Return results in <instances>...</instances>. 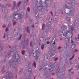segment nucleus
<instances>
[{
  "label": "nucleus",
  "mask_w": 79,
  "mask_h": 79,
  "mask_svg": "<svg viewBox=\"0 0 79 79\" xmlns=\"http://www.w3.org/2000/svg\"><path fill=\"white\" fill-rule=\"evenodd\" d=\"M13 5L14 6L13 8H17V10L16 11V13H17V12H19V10H18V7L20 6V2H19L17 3V6L16 5V2H14L13 3Z\"/></svg>",
  "instance_id": "3"
},
{
  "label": "nucleus",
  "mask_w": 79,
  "mask_h": 79,
  "mask_svg": "<svg viewBox=\"0 0 79 79\" xmlns=\"http://www.w3.org/2000/svg\"><path fill=\"white\" fill-rule=\"evenodd\" d=\"M27 32L29 33L30 32V30L29 29V27H27Z\"/></svg>",
  "instance_id": "19"
},
{
  "label": "nucleus",
  "mask_w": 79,
  "mask_h": 79,
  "mask_svg": "<svg viewBox=\"0 0 79 79\" xmlns=\"http://www.w3.org/2000/svg\"><path fill=\"white\" fill-rule=\"evenodd\" d=\"M21 53L22 55H24V53H25V51L24 50L22 51Z\"/></svg>",
  "instance_id": "23"
},
{
  "label": "nucleus",
  "mask_w": 79,
  "mask_h": 79,
  "mask_svg": "<svg viewBox=\"0 0 79 79\" xmlns=\"http://www.w3.org/2000/svg\"><path fill=\"white\" fill-rule=\"evenodd\" d=\"M71 43H72V44H73V40H71Z\"/></svg>",
  "instance_id": "43"
},
{
  "label": "nucleus",
  "mask_w": 79,
  "mask_h": 79,
  "mask_svg": "<svg viewBox=\"0 0 79 79\" xmlns=\"http://www.w3.org/2000/svg\"><path fill=\"white\" fill-rule=\"evenodd\" d=\"M50 32L51 33H52V32H54V29H53V28H51L50 30Z\"/></svg>",
  "instance_id": "20"
},
{
  "label": "nucleus",
  "mask_w": 79,
  "mask_h": 79,
  "mask_svg": "<svg viewBox=\"0 0 79 79\" xmlns=\"http://www.w3.org/2000/svg\"><path fill=\"white\" fill-rule=\"evenodd\" d=\"M74 32H76V30H74Z\"/></svg>",
  "instance_id": "54"
},
{
  "label": "nucleus",
  "mask_w": 79,
  "mask_h": 79,
  "mask_svg": "<svg viewBox=\"0 0 79 79\" xmlns=\"http://www.w3.org/2000/svg\"><path fill=\"white\" fill-rule=\"evenodd\" d=\"M64 12L66 14H67V15H73V16L74 15V9H73L72 10H70V11L68 13H67L66 12V10H64Z\"/></svg>",
  "instance_id": "4"
},
{
  "label": "nucleus",
  "mask_w": 79,
  "mask_h": 79,
  "mask_svg": "<svg viewBox=\"0 0 79 79\" xmlns=\"http://www.w3.org/2000/svg\"><path fill=\"white\" fill-rule=\"evenodd\" d=\"M44 74H45L46 75H47L48 74V72H46Z\"/></svg>",
  "instance_id": "39"
},
{
  "label": "nucleus",
  "mask_w": 79,
  "mask_h": 79,
  "mask_svg": "<svg viewBox=\"0 0 79 79\" xmlns=\"http://www.w3.org/2000/svg\"><path fill=\"white\" fill-rule=\"evenodd\" d=\"M6 27V25H5V24H3L2 26V27Z\"/></svg>",
  "instance_id": "37"
},
{
  "label": "nucleus",
  "mask_w": 79,
  "mask_h": 79,
  "mask_svg": "<svg viewBox=\"0 0 79 79\" xmlns=\"http://www.w3.org/2000/svg\"><path fill=\"white\" fill-rule=\"evenodd\" d=\"M33 65L34 66V68H36V63H35V61H34Z\"/></svg>",
  "instance_id": "16"
},
{
  "label": "nucleus",
  "mask_w": 79,
  "mask_h": 79,
  "mask_svg": "<svg viewBox=\"0 0 79 79\" xmlns=\"http://www.w3.org/2000/svg\"><path fill=\"white\" fill-rule=\"evenodd\" d=\"M64 40H65V42H69V40L68 38V37L66 36H65Z\"/></svg>",
  "instance_id": "13"
},
{
  "label": "nucleus",
  "mask_w": 79,
  "mask_h": 79,
  "mask_svg": "<svg viewBox=\"0 0 79 79\" xmlns=\"http://www.w3.org/2000/svg\"><path fill=\"white\" fill-rule=\"evenodd\" d=\"M1 44H0V52H1V51H2V49H3V48H1Z\"/></svg>",
  "instance_id": "31"
},
{
  "label": "nucleus",
  "mask_w": 79,
  "mask_h": 79,
  "mask_svg": "<svg viewBox=\"0 0 79 79\" xmlns=\"http://www.w3.org/2000/svg\"><path fill=\"white\" fill-rule=\"evenodd\" d=\"M51 13L52 14V15L53 16V14H52V11L51 12Z\"/></svg>",
  "instance_id": "55"
},
{
  "label": "nucleus",
  "mask_w": 79,
  "mask_h": 79,
  "mask_svg": "<svg viewBox=\"0 0 79 79\" xmlns=\"http://www.w3.org/2000/svg\"><path fill=\"white\" fill-rule=\"evenodd\" d=\"M32 51H31L30 52H29L28 51V53H29V54H30V53H32Z\"/></svg>",
  "instance_id": "44"
},
{
  "label": "nucleus",
  "mask_w": 79,
  "mask_h": 79,
  "mask_svg": "<svg viewBox=\"0 0 79 79\" xmlns=\"http://www.w3.org/2000/svg\"><path fill=\"white\" fill-rule=\"evenodd\" d=\"M10 56V54H9L6 56V58H9Z\"/></svg>",
  "instance_id": "22"
},
{
  "label": "nucleus",
  "mask_w": 79,
  "mask_h": 79,
  "mask_svg": "<svg viewBox=\"0 0 79 79\" xmlns=\"http://www.w3.org/2000/svg\"><path fill=\"white\" fill-rule=\"evenodd\" d=\"M58 57L55 58L54 59V61H56L57 60V59H58Z\"/></svg>",
  "instance_id": "33"
},
{
  "label": "nucleus",
  "mask_w": 79,
  "mask_h": 79,
  "mask_svg": "<svg viewBox=\"0 0 79 79\" xmlns=\"http://www.w3.org/2000/svg\"><path fill=\"white\" fill-rule=\"evenodd\" d=\"M77 49H75L74 50V52H77Z\"/></svg>",
  "instance_id": "36"
},
{
  "label": "nucleus",
  "mask_w": 79,
  "mask_h": 79,
  "mask_svg": "<svg viewBox=\"0 0 79 79\" xmlns=\"http://www.w3.org/2000/svg\"><path fill=\"white\" fill-rule=\"evenodd\" d=\"M9 47L10 48H11V46H9Z\"/></svg>",
  "instance_id": "60"
},
{
  "label": "nucleus",
  "mask_w": 79,
  "mask_h": 79,
  "mask_svg": "<svg viewBox=\"0 0 79 79\" xmlns=\"http://www.w3.org/2000/svg\"><path fill=\"white\" fill-rule=\"evenodd\" d=\"M32 27H34V25H32Z\"/></svg>",
  "instance_id": "50"
},
{
  "label": "nucleus",
  "mask_w": 79,
  "mask_h": 79,
  "mask_svg": "<svg viewBox=\"0 0 79 79\" xmlns=\"http://www.w3.org/2000/svg\"><path fill=\"white\" fill-rule=\"evenodd\" d=\"M74 57V54L73 55L72 57L69 59V60H72V59H73Z\"/></svg>",
  "instance_id": "27"
},
{
  "label": "nucleus",
  "mask_w": 79,
  "mask_h": 79,
  "mask_svg": "<svg viewBox=\"0 0 79 79\" xmlns=\"http://www.w3.org/2000/svg\"><path fill=\"white\" fill-rule=\"evenodd\" d=\"M71 71H72V69L69 70V73H70V72H71Z\"/></svg>",
  "instance_id": "34"
},
{
  "label": "nucleus",
  "mask_w": 79,
  "mask_h": 79,
  "mask_svg": "<svg viewBox=\"0 0 79 79\" xmlns=\"http://www.w3.org/2000/svg\"><path fill=\"white\" fill-rule=\"evenodd\" d=\"M49 53L50 55V56H53V55H54V54H53V50L52 49H51L49 51Z\"/></svg>",
  "instance_id": "11"
},
{
  "label": "nucleus",
  "mask_w": 79,
  "mask_h": 79,
  "mask_svg": "<svg viewBox=\"0 0 79 79\" xmlns=\"http://www.w3.org/2000/svg\"><path fill=\"white\" fill-rule=\"evenodd\" d=\"M60 48H61V47L59 46L58 47V49H60Z\"/></svg>",
  "instance_id": "41"
},
{
  "label": "nucleus",
  "mask_w": 79,
  "mask_h": 79,
  "mask_svg": "<svg viewBox=\"0 0 79 79\" xmlns=\"http://www.w3.org/2000/svg\"><path fill=\"white\" fill-rule=\"evenodd\" d=\"M44 44H42L41 45V48L42 50H44Z\"/></svg>",
  "instance_id": "17"
},
{
  "label": "nucleus",
  "mask_w": 79,
  "mask_h": 79,
  "mask_svg": "<svg viewBox=\"0 0 79 79\" xmlns=\"http://www.w3.org/2000/svg\"><path fill=\"white\" fill-rule=\"evenodd\" d=\"M24 5H27V2H25L24 3Z\"/></svg>",
  "instance_id": "45"
},
{
  "label": "nucleus",
  "mask_w": 79,
  "mask_h": 79,
  "mask_svg": "<svg viewBox=\"0 0 79 79\" xmlns=\"http://www.w3.org/2000/svg\"><path fill=\"white\" fill-rule=\"evenodd\" d=\"M52 18H50L48 19L49 22L47 23L46 25V26L48 27V29L46 30L47 32H48V31H49V30H50V27L51 26V22H50L52 21Z\"/></svg>",
  "instance_id": "2"
},
{
  "label": "nucleus",
  "mask_w": 79,
  "mask_h": 79,
  "mask_svg": "<svg viewBox=\"0 0 79 79\" xmlns=\"http://www.w3.org/2000/svg\"><path fill=\"white\" fill-rule=\"evenodd\" d=\"M69 29H71V30L72 31H73V30H74V27H73V26H71L70 25H68V26Z\"/></svg>",
  "instance_id": "15"
},
{
  "label": "nucleus",
  "mask_w": 79,
  "mask_h": 79,
  "mask_svg": "<svg viewBox=\"0 0 79 79\" xmlns=\"http://www.w3.org/2000/svg\"><path fill=\"white\" fill-rule=\"evenodd\" d=\"M67 75H68V76H70V75H69V74H68Z\"/></svg>",
  "instance_id": "63"
},
{
  "label": "nucleus",
  "mask_w": 79,
  "mask_h": 79,
  "mask_svg": "<svg viewBox=\"0 0 79 79\" xmlns=\"http://www.w3.org/2000/svg\"><path fill=\"white\" fill-rule=\"evenodd\" d=\"M70 65L71 66H73V65H74V64H73V63H70Z\"/></svg>",
  "instance_id": "38"
},
{
  "label": "nucleus",
  "mask_w": 79,
  "mask_h": 79,
  "mask_svg": "<svg viewBox=\"0 0 79 79\" xmlns=\"http://www.w3.org/2000/svg\"><path fill=\"white\" fill-rule=\"evenodd\" d=\"M27 10L28 12H29V11H30V7H28Z\"/></svg>",
  "instance_id": "28"
},
{
  "label": "nucleus",
  "mask_w": 79,
  "mask_h": 79,
  "mask_svg": "<svg viewBox=\"0 0 79 79\" xmlns=\"http://www.w3.org/2000/svg\"><path fill=\"white\" fill-rule=\"evenodd\" d=\"M18 40H20V36L19 35V37L18 38Z\"/></svg>",
  "instance_id": "47"
},
{
  "label": "nucleus",
  "mask_w": 79,
  "mask_h": 79,
  "mask_svg": "<svg viewBox=\"0 0 79 79\" xmlns=\"http://www.w3.org/2000/svg\"><path fill=\"white\" fill-rule=\"evenodd\" d=\"M60 40H63V39L62 38H60Z\"/></svg>",
  "instance_id": "57"
},
{
  "label": "nucleus",
  "mask_w": 79,
  "mask_h": 79,
  "mask_svg": "<svg viewBox=\"0 0 79 79\" xmlns=\"http://www.w3.org/2000/svg\"><path fill=\"white\" fill-rule=\"evenodd\" d=\"M38 9L39 11H41L42 12L44 11V9H43V7H42L40 6H39L38 7Z\"/></svg>",
  "instance_id": "12"
},
{
  "label": "nucleus",
  "mask_w": 79,
  "mask_h": 79,
  "mask_svg": "<svg viewBox=\"0 0 79 79\" xmlns=\"http://www.w3.org/2000/svg\"><path fill=\"white\" fill-rule=\"evenodd\" d=\"M23 71V69H22V70H21L20 72H21V71Z\"/></svg>",
  "instance_id": "62"
},
{
  "label": "nucleus",
  "mask_w": 79,
  "mask_h": 79,
  "mask_svg": "<svg viewBox=\"0 0 79 79\" xmlns=\"http://www.w3.org/2000/svg\"><path fill=\"white\" fill-rule=\"evenodd\" d=\"M13 17H15V18L18 20V19H20V14L19 13L16 14H13Z\"/></svg>",
  "instance_id": "7"
},
{
  "label": "nucleus",
  "mask_w": 79,
  "mask_h": 79,
  "mask_svg": "<svg viewBox=\"0 0 79 79\" xmlns=\"http://www.w3.org/2000/svg\"><path fill=\"white\" fill-rule=\"evenodd\" d=\"M54 75H55V73H52V76H54Z\"/></svg>",
  "instance_id": "52"
},
{
  "label": "nucleus",
  "mask_w": 79,
  "mask_h": 79,
  "mask_svg": "<svg viewBox=\"0 0 79 79\" xmlns=\"http://www.w3.org/2000/svg\"><path fill=\"white\" fill-rule=\"evenodd\" d=\"M71 73V74H74V72H72V73Z\"/></svg>",
  "instance_id": "58"
},
{
  "label": "nucleus",
  "mask_w": 79,
  "mask_h": 79,
  "mask_svg": "<svg viewBox=\"0 0 79 79\" xmlns=\"http://www.w3.org/2000/svg\"><path fill=\"white\" fill-rule=\"evenodd\" d=\"M6 74V76H5L4 77H3L2 79H10L11 78V76H10L11 74H10L9 72H7Z\"/></svg>",
  "instance_id": "5"
},
{
  "label": "nucleus",
  "mask_w": 79,
  "mask_h": 79,
  "mask_svg": "<svg viewBox=\"0 0 79 79\" xmlns=\"http://www.w3.org/2000/svg\"><path fill=\"white\" fill-rule=\"evenodd\" d=\"M8 31V27H7L6 29V32Z\"/></svg>",
  "instance_id": "32"
},
{
  "label": "nucleus",
  "mask_w": 79,
  "mask_h": 79,
  "mask_svg": "<svg viewBox=\"0 0 79 79\" xmlns=\"http://www.w3.org/2000/svg\"><path fill=\"white\" fill-rule=\"evenodd\" d=\"M16 21H14L13 23V26H15V25H16Z\"/></svg>",
  "instance_id": "26"
},
{
  "label": "nucleus",
  "mask_w": 79,
  "mask_h": 79,
  "mask_svg": "<svg viewBox=\"0 0 79 79\" xmlns=\"http://www.w3.org/2000/svg\"><path fill=\"white\" fill-rule=\"evenodd\" d=\"M30 46L31 47H33V45H32V42H30Z\"/></svg>",
  "instance_id": "24"
},
{
  "label": "nucleus",
  "mask_w": 79,
  "mask_h": 79,
  "mask_svg": "<svg viewBox=\"0 0 79 79\" xmlns=\"http://www.w3.org/2000/svg\"><path fill=\"white\" fill-rule=\"evenodd\" d=\"M55 40H53L51 41V44H55Z\"/></svg>",
  "instance_id": "21"
},
{
  "label": "nucleus",
  "mask_w": 79,
  "mask_h": 79,
  "mask_svg": "<svg viewBox=\"0 0 79 79\" xmlns=\"http://www.w3.org/2000/svg\"><path fill=\"white\" fill-rule=\"evenodd\" d=\"M58 33H59V34H61V31H59V32H58Z\"/></svg>",
  "instance_id": "53"
},
{
  "label": "nucleus",
  "mask_w": 79,
  "mask_h": 79,
  "mask_svg": "<svg viewBox=\"0 0 79 79\" xmlns=\"http://www.w3.org/2000/svg\"><path fill=\"white\" fill-rule=\"evenodd\" d=\"M0 8H1V10H2V12L4 13L5 14H7V12H6V11H5V6L2 5H2L0 4Z\"/></svg>",
  "instance_id": "6"
},
{
  "label": "nucleus",
  "mask_w": 79,
  "mask_h": 79,
  "mask_svg": "<svg viewBox=\"0 0 79 79\" xmlns=\"http://www.w3.org/2000/svg\"><path fill=\"white\" fill-rule=\"evenodd\" d=\"M28 72H32V69H28Z\"/></svg>",
  "instance_id": "29"
},
{
  "label": "nucleus",
  "mask_w": 79,
  "mask_h": 79,
  "mask_svg": "<svg viewBox=\"0 0 79 79\" xmlns=\"http://www.w3.org/2000/svg\"><path fill=\"white\" fill-rule=\"evenodd\" d=\"M38 25H39V24H38V23H36L35 24V26H38Z\"/></svg>",
  "instance_id": "35"
},
{
  "label": "nucleus",
  "mask_w": 79,
  "mask_h": 79,
  "mask_svg": "<svg viewBox=\"0 0 79 79\" xmlns=\"http://www.w3.org/2000/svg\"><path fill=\"white\" fill-rule=\"evenodd\" d=\"M45 27V24L44 23L42 25V29H44Z\"/></svg>",
  "instance_id": "30"
},
{
  "label": "nucleus",
  "mask_w": 79,
  "mask_h": 79,
  "mask_svg": "<svg viewBox=\"0 0 79 79\" xmlns=\"http://www.w3.org/2000/svg\"><path fill=\"white\" fill-rule=\"evenodd\" d=\"M49 69H48V70L50 71H52L53 70V68H54V66L52 65H49Z\"/></svg>",
  "instance_id": "10"
},
{
  "label": "nucleus",
  "mask_w": 79,
  "mask_h": 79,
  "mask_svg": "<svg viewBox=\"0 0 79 79\" xmlns=\"http://www.w3.org/2000/svg\"><path fill=\"white\" fill-rule=\"evenodd\" d=\"M72 7H73V6H74V5H72Z\"/></svg>",
  "instance_id": "64"
},
{
  "label": "nucleus",
  "mask_w": 79,
  "mask_h": 79,
  "mask_svg": "<svg viewBox=\"0 0 79 79\" xmlns=\"http://www.w3.org/2000/svg\"><path fill=\"white\" fill-rule=\"evenodd\" d=\"M7 40H8V37H10V35H9L8 36H7Z\"/></svg>",
  "instance_id": "46"
},
{
  "label": "nucleus",
  "mask_w": 79,
  "mask_h": 79,
  "mask_svg": "<svg viewBox=\"0 0 79 79\" xmlns=\"http://www.w3.org/2000/svg\"><path fill=\"white\" fill-rule=\"evenodd\" d=\"M33 56H35V59L37 60V59H38V57L39 56V55H37V54H35V53H33Z\"/></svg>",
  "instance_id": "14"
},
{
  "label": "nucleus",
  "mask_w": 79,
  "mask_h": 79,
  "mask_svg": "<svg viewBox=\"0 0 79 79\" xmlns=\"http://www.w3.org/2000/svg\"><path fill=\"white\" fill-rule=\"evenodd\" d=\"M77 39H79V34L78 35Z\"/></svg>",
  "instance_id": "49"
},
{
  "label": "nucleus",
  "mask_w": 79,
  "mask_h": 79,
  "mask_svg": "<svg viewBox=\"0 0 79 79\" xmlns=\"http://www.w3.org/2000/svg\"><path fill=\"white\" fill-rule=\"evenodd\" d=\"M5 34H4V36L3 37V39H5Z\"/></svg>",
  "instance_id": "48"
},
{
  "label": "nucleus",
  "mask_w": 79,
  "mask_h": 79,
  "mask_svg": "<svg viewBox=\"0 0 79 79\" xmlns=\"http://www.w3.org/2000/svg\"><path fill=\"white\" fill-rule=\"evenodd\" d=\"M13 58H16V55H14L13 56Z\"/></svg>",
  "instance_id": "42"
},
{
  "label": "nucleus",
  "mask_w": 79,
  "mask_h": 79,
  "mask_svg": "<svg viewBox=\"0 0 79 79\" xmlns=\"http://www.w3.org/2000/svg\"><path fill=\"white\" fill-rule=\"evenodd\" d=\"M7 22H8V21H9V20H6Z\"/></svg>",
  "instance_id": "61"
},
{
  "label": "nucleus",
  "mask_w": 79,
  "mask_h": 79,
  "mask_svg": "<svg viewBox=\"0 0 79 79\" xmlns=\"http://www.w3.org/2000/svg\"><path fill=\"white\" fill-rule=\"evenodd\" d=\"M77 28L79 29V26H77Z\"/></svg>",
  "instance_id": "56"
},
{
  "label": "nucleus",
  "mask_w": 79,
  "mask_h": 79,
  "mask_svg": "<svg viewBox=\"0 0 79 79\" xmlns=\"http://www.w3.org/2000/svg\"><path fill=\"white\" fill-rule=\"evenodd\" d=\"M67 47V44H66L64 46V48H66Z\"/></svg>",
  "instance_id": "40"
},
{
  "label": "nucleus",
  "mask_w": 79,
  "mask_h": 79,
  "mask_svg": "<svg viewBox=\"0 0 79 79\" xmlns=\"http://www.w3.org/2000/svg\"><path fill=\"white\" fill-rule=\"evenodd\" d=\"M11 6V5H9V6Z\"/></svg>",
  "instance_id": "59"
},
{
  "label": "nucleus",
  "mask_w": 79,
  "mask_h": 79,
  "mask_svg": "<svg viewBox=\"0 0 79 79\" xmlns=\"http://www.w3.org/2000/svg\"><path fill=\"white\" fill-rule=\"evenodd\" d=\"M21 37H22V35L21 34L20 35V38H21Z\"/></svg>",
  "instance_id": "51"
},
{
  "label": "nucleus",
  "mask_w": 79,
  "mask_h": 79,
  "mask_svg": "<svg viewBox=\"0 0 79 79\" xmlns=\"http://www.w3.org/2000/svg\"><path fill=\"white\" fill-rule=\"evenodd\" d=\"M67 26L64 27L63 26L61 27L60 31H62V33L64 34L65 35H68V34H70V33H71L72 36L73 35V32H72V31L71 32L70 31H69L68 30H66L64 31V30H65V29H67Z\"/></svg>",
  "instance_id": "1"
},
{
  "label": "nucleus",
  "mask_w": 79,
  "mask_h": 79,
  "mask_svg": "<svg viewBox=\"0 0 79 79\" xmlns=\"http://www.w3.org/2000/svg\"><path fill=\"white\" fill-rule=\"evenodd\" d=\"M44 60H43V62H47V61H48V55H45L44 56Z\"/></svg>",
  "instance_id": "9"
},
{
  "label": "nucleus",
  "mask_w": 79,
  "mask_h": 79,
  "mask_svg": "<svg viewBox=\"0 0 79 79\" xmlns=\"http://www.w3.org/2000/svg\"><path fill=\"white\" fill-rule=\"evenodd\" d=\"M56 72L57 73H59L60 72V69H58L56 71Z\"/></svg>",
  "instance_id": "18"
},
{
  "label": "nucleus",
  "mask_w": 79,
  "mask_h": 79,
  "mask_svg": "<svg viewBox=\"0 0 79 79\" xmlns=\"http://www.w3.org/2000/svg\"><path fill=\"white\" fill-rule=\"evenodd\" d=\"M48 38H47L46 39L45 41V42H46V41H47V44H49L50 43L49 42H48V41H47V40H48Z\"/></svg>",
  "instance_id": "25"
},
{
  "label": "nucleus",
  "mask_w": 79,
  "mask_h": 79,
  "mask_svg": "<svg viewBox=\"0 0 79 79\" xmlns=\"http://www.w3.org/2000/svg\"><path fill=\"white\" fill-rule=\"evenodd\" d=\"M28 39H27V40H25V41H24V42L23 43V47L22 48L23 49H24L25 48L27 45H28Z\"/></svg>",
  "instance_id": "8"
}]
</instances>
